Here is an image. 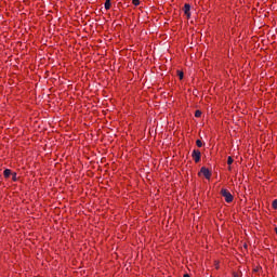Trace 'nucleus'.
I'll use <instances>...</instances> for the list:
<instances>
[{
	"label": "nucleus",
	"mask_w": 277,
	"mask_h": 277,
	"mask_svg": "<svg viewBox=\"0 0 277 277\" xmlns=\"http://www.w3.org/2000/svg\"><path fill=\"white\" fill-rule=\"evenodd\" d=\"M221 196H224L226 202H233V194L227 189H221Z\"/></svg>",
	"instance_id": "nucleus-1"
},
{
	"label": "nucleus",
	"mask_w": 277,
	"mask_h": 277,
	"mask_svg": "<svg viewBox=\"0 0 277 277\" xmlns=\"http://www.w3.org/2000/svg\"><path fill=\"white\" fill-rule=\"evenodd\" d=\"M192 157H193L195 163H200V158L202 157V154L200 153V150L194 149Z\"/></svg>",
	"instance_id": "nucleus-2"
},
{
	"label": "nucleus",
	"mask_w": 277,
	"mask_h": 277,
	"mask_svg": "<svg viewBox=\"0 0 277 277\" xmlns=\"http://www.w3.org/2000/svg\"><path fill=\"white\" fill-rule=\"evenodd\" d=\"M199 174H203L205 177L209 181V179H211V171L209 169H207L206 167H202L200 169Z\"/></svg>",
	"instance_id": "nucleus-3"
},
{
	"label": "nucleus",
	"mask_w": 277,
	"mask_h": 277,
	"mask_svg": "<svg viewBox=\"0 0 277 277\" xmlns=\"http://www.w3.org/2000/svg\"><path fill=\"white\" fill-rule=\"evenodd\" d=\"M190 10H192V6L187 3L183 8L184 14L185 16H187V18H190L192 16V13L189 12Z\"/></svg>",
	"instance_id": "nucleus-4"
},
{
	"label": "nucleus",
	"mask_w": 277,
	"mask_h": 277,
	"mask_svg": "<svg viewBox=\"0 0 277 277\" xmlns=\"http://www.w3.org/2000/svg\"><path fill=\"white\" fill-rule=\"evenodd\" d=\"M3 174H4V179H10V176H12V170L5 169Z\"/></svg>",
	"instance_id": "nucleus-5"
},
{
	"label": "nucleus",
	"mask_w": 277,
	"mask_h": 277,
	"mask_svg": "<svg viewBox=\"0 0 277 277\" xmlns=\"http://www.w3.org/2000/svg\"><path fill=\"white\" fill-rule=\"evenodd\" d=\"M104 8H105V10H110V8H111V0H106L105 3H104Z\"/></svg>",
	"instance_id": "nucleus-6"
},
{
	"label": "nucleus",
	"mask_w": 277,
	"mask_h": 277,
	"mask_svg": "<svg viewBox=\"0 0 277 277\" xmlns=\"http://www.w3.org/2000/svg\"><path fill=\"white\" fill-rule=\"evenodd\" d=\"M200 116H202V111L196 110L195 111V118H200Z\"/></svg>",
	"instance_id": "nucleus-7"
},
{
	"label": "nucleus",
	"mask_w": 277,
	"mask_h": 277,
	"mask_svg": "<svg viewBox=\"0 0 277 277\" xmlns=\"http://www.w3.org/2000/svg\"><path fill=\"white\" fill-rule=\"evenodd\" d=\"M11 176H12V181L14 182L18 181V177H16V172L11 173Z\"/></svg>",
	"instance_id": "nucleus-8"
},
{
	"label": "nucleus",
	"mask_w": 277,
	"mask_h": 277,
	"mask_svg": "<svg viewBox=\"0 0 277 277\" xmlns=\"http://www.w3.org/2000/svg\"><path fill=\"white\" fill-rule=\"evenodd\" d=\"M196 144H197L198 148H202V141L197 140V141H196Z\"/></svg>",
	"instance_id": "nucleus-9"
},
{
	"label": "nucleus",
	"mask_w": 277,
	"mask_h": 277,
	"mask_svg": "<svg viewBox=\"0 0 277 277\" xmlns=\"http://www.w3.org/2000/svg\"><path fill=\"white\" fill-rule=\"evenodd\" d=\"M232 163H233V157L229 156V157L227 158V164H228V166H232Z\"/></svg>",
	"instance_id": "nucleus-10"
},
{
	"label": "nucleus",
	"mask_w": 277,
	"mask_h": 277,
	"mask_svg": "<svg viewBox=\"0 0 277 277\" xmlns=\"http://www.w3.org/2000/svg\"><path fill=\"white\" fill-rule=\"evenodd\" d=\"M133 5H140V0H132Z\"/></svg>",
	"instance_id": "nucleus-11"
},
{
	"label": "nucleus",
	"mask_w": 277,
	"mask_h": 277,
	"mask_svg": "<svg viewBox=\"0 0 277 277\" xmlns=\"http://www.w3.org/2000/svg\"><path fill=\"white\" fill-rule=\"evenodd\" d=\"M273 209H277V199L273 201Z\"/></svg>",
	"instance_id": "nucleus-12"
},
{
	"label": "nucleus",
	"mask_w": 277,
	"mask_h": 277,
	"mask_svg": "<svg viewBox=\"0 0 277 277\" xmlns=\"http://www.w3.org/2000/svg\"><path fill=\"white\" fill-rule=\"evenodd\" d=\"M180 79H183V71H177Z\"/></svg>",
	"instance_id": "nucleus-13"
},
{
	"label": "nucleus",
	"mask_w": 277,
	"mask_h": 277,
	"mask_svg": "<svg viewBox=\"0 0 277 277\" xmlns=\"http://www.w3.org/2000/svg\"><path fill=\"white\" fill-rule=\"evenodd\" d=\"M184 277H192V276H189V274H185Z\"/></svg>",
	"instance_id": "nucleus-14"
},
{
	"label": "nucleus",
	"mask_w": 277,
	"mask_h": 277,
	"mask_svg": "<svg viewBox=\"0 0 277 277\" xmlns=\"http://www.w3.org/2000/svg\"><path fill=\"white\" fill-rule=\"evenodd\" d=\"M235 277H239V276L235 275Z\"/></svg>",
	"instance_id": "nucleus-15"
},
{
	"label": "nucleus",
	"mask_w": 277,
	"mask_h": 277,
	"mask_svg": "<svg viewBox=\"0 0 277 277\" xmlns=\"http://www.w3.org/2000/svg\"><path fill=\"white\" fill-rule=\"evenodd\" d=\"M228 170H230V167L228 168Z\"/></svg>",
	"instance_id": "nucleus-16"
}]
</instances>
